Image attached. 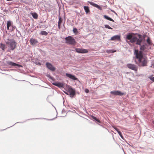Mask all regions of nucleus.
<instances>
[{
  "mask_svg": "<svg viewBox=\"0 0 154 154\" xmlns=\"http://www.w3.org/2000/svg\"><path fill=\"white\" fill-rule=\"evenodd\" d=\"M88 3L91 5H92L93 6L95 7L100 10H101L102 9L101 7H100V6H99L98 5L94 3V2H88Z\"/></svg>",
  "mask_w": 154,
  "mask_h": 154,
  "instance_id": "obj_13",
  "label": "nucleus"
},
{
  "mask_svg": "<svg viewBox=\"0 0 154 154\" xmlns=\"http://www.w3.org/2000/svg\"><path fill=\"white\" fill-rule=\"evenodd\" d=\"M61 24H60V23H58V28H59V29H60Z\"/></svg>",
  "mask_w": 154,
  "mask_h": 154,
  "instance_id": "obj_33",
  "label": "nucleus"
},
{
  "mask_svg": "<svg viewBox=\"0 0 154 154\" xmlns=\"http://www.w3.org/2000/svg\"><path fill=\"white\" fill-rule=\"evenodd\" d=\"M68 91L70 96H73L75 94V90L71 88H69L68 89Z\"/></svg>",
  "mask_w": 154,
  "mask_h": 154,
  "instance_id": "obj_11",
  "label": "nucleus"
},
{
  "mask_svg": "<svg viewBox=\"0 0 154 154\" xmlns=\"http://www.w3.org/2000/svg\"><path fill=\"white\" fill-rule=\"evenodd\" d=\"M84 8L86 14H88L90 12V11L88 7L86 6H84Z\"/></svg>",
  "mask_w": 154,
  "mask_h": 154,
  "instance_id": "obj_18",
  "label": "nucleus"
},
{
  "mask_svg": "<svg viewBox=\"0 0 154 154\" xmlns=\"http://www.w3.org/2000/svg\"><path fill=\"white\" fill-rule=\"evenodd\" d=\"M150 79L152 81L154 82V77H150Z\"/></svg>",
  "mask_w": 154,
  "mask_h": 154,
  "instance_id": "obj_31",
  "label": "nucleus"
},
{
  "mask_svg": "<svg viewBox=\"0 0 154 154\" xmlns=\"http://www.w3.org/2000/svg\"><path fill=\"white\" fill-rule=\"evenodd\" d=\"M46 65L47 68L51 70L52 71H54L55 70V67L51 63L47 62L46 63Z\"/></svg>",
  "mask_w": 154,
  "mask_h": 154,
  "instance_id": "obj_8",
  "label": "nucleus"
},
{
  "mask_svg": "<svg viewBox=\"0 0 154 154\" xmlns=\"http://www.w3.org/2000/svg\"><path fill=\"white\" fill-rule=\"evenodd\" d=\"M118 133L119 134V135L121 137V138H123V136H122V134L121 132L120 131H118Z\"/></svg>",
  "mask_w": 154,
  "mask_h": 154,
  "instance_id": "obj_28",
  "label": "nucleus"
},
{
  "mask_svg": "<svg viewBox=\"0 0 154 154\" xmlns=\"http://www.w3.org/2000/svg\"><path fill=\"white\" fill-rule=\"evenodd\" d=\"M7 0L8 1H11V0Z\"/></svg>",
  "mask_w": 154,
  "mask_h": 154,
  "instance_id": "obj_35",
  "label": "nucleus"
},
{
  "mask_svg": "<svg viewBox=\"0 0 154 154\" xmlns=\"http://www.w3.org/2000/svg\"><path fill=\"white\" fill-rule=\"evenodd\" d=\"M62 21L63 20L62 19V18L60 17L59 18V21L58 22V23L61 24L62 22Z\"/></svg>",
  "mask_w": 154,
  "mask_h": 154,
  "instance_id": "obj_26",
  "label": "nucleus"
},
{
  "mask_svg": "<svg viewBox=\"0 0 154 154\" xmlns=\"http://www.w3.org/2000/svg\"><path fill=\"white\" fill-rule=\"evenodd\" d=\"M105 27L106 28H108L109 29H112V28L109 25H105Z\"/></svg>",
  "mask_w": 154,
  "mask_h": 154,
  "instance_id": "obj_27",
  "label": "nucleus"
},
{
  "mask_svg": "<svg viewBox=\"0 0 154 154\" xmlns=\"http://www.w3.org/2000/svg\"><path fill=\"white\" fill-rule=\"evenodd\" d=\"M73 31L74 33H76L77 32V30L76 28H74Z\"/></svg>",
  "mask_w": 154,
  "mask_h": 154,
  "instance_id": "obj_29",
  "label": "nucleus"
},
{
  "mask_svg": "<svg viewBox=\"0 0 154 154\" xmlns=\"http://www.w3.org/2000/svg\"><path fill=\"white\" fill-rule=\"evenodd\" d=\"M127 66L129 69L135 71L137 70V67L135 65L131 63L127 64Z\"/></svg>",
  "mask_w": 154,
  "mask_h": 154,
  "instance_id": "obj_6",
  "label": "nucleus"
},
{
  "mask_svg": "<svg viewBox=\"0 0 154 154\" xmlns=\"http://www.w3.org/2000/svg\"><path fill=\"white\" fill-rule=\"evenodd\" d=\"M7 63L9 66H17L19 67H22V65L17 64L16 63H15L12 62L11 61H8L6 62Z\"/></svg>",
  "mask_w": 154,
  "mask_h": 154,
  "instance_id": "obj_7",
  "label": "nucleus"
},
{
  "mask_svg": "<svg viewBox=\"0 0 154 154\" xmlns=\"http://www.w3.org/2000/svg\"><path fill=\"white\" fill-rule=\"evenodd\" d=\"M147 45L146 44L141 45L140 49L141 51H144L147 49Z\"/></svg>",
  "mask_w": 154,
  "mask_h": 154,
  "instance_id": "obj_17",
  "label": "nucleus"
},
{
  "mask_svg": "<svg viewBox=\"0 0 154 154\" xmlns=\"http://www.w3.org/2000/svg\"><path fill=\"white\" fill-rule=\"evenodd\" d=\"M137 37L134 35L133 33H130L127 35L126 38L128 40H130V42L131 43H134L136 42Z\"/></svg>",
  "mask_w": 154,
  "mask_h": 154,
  "instance_id": "obj_4",
  "label": "nucleus"
},
{
  "mask_svg": "<svg viewBox=\"0 0 154 154\" xmlns=\"http://www.w3.org/2000/svg\"><path fill=\"white\" fill-rule=\"evenodd\" d=\"M65 43L68 45H75L76 42L75 39L72 36H69L65 38Z\"/></svg>",
  "mask_w": 154,
  "mask_h": 154,
  "instance_id": "obj_3",
  "label": "nucleus"
},
{
  "mask_svg": "<svg viewBox=\"0 0 154 154\" xmlns=\"http://www.w3.org/2000/svg\"><path fill=\"white\" fill-rule=\"evenodd\" d=\"M30 42L31 45H34L38 43V41L36 39L33 38L30 39Z\"/></svg>",
  "mask_w": 154,
  "mask_h": 154,
  "instance_id": "obj_15",
  "label": "nucleus"
},
{
  "mask_svg": "<svg viewBox=\"0 0 154 154\" xmlns=\"http://www.w3.org/2000/svg\"><path fill=\"white\" fill-rule=\"evenodd\" d=\"M139 38L137 39L136 44L138 45H141V42L143 41V38L142 35L140 34L138 35Z\"/></svg>",
  "mask_w": 154,
  "mask_h": 154,
  "instance_id": "obj_9",
  "label": "nucleus"
},
{
  "mask_svg": "<svg viewBox=\"0 0 154 154\" xmlns=\"http://www.w3.org/2000/svg\"><path fill=\"white\" fill-rule=\"evenodd\" d=\"M48 34V33L45 31H42L41 32V34L43 35H46Z\"/></svg>",
  "mask_w": 154,
  "mask_h": 154,
  "instance_id": "obj_23",
  "label": "nucleus"
},
{
  "mask_svg": "<svg viewBox=\"0 0 154 154\" xmlns=\"http://www.w3.org/2000/svg\"><path fill=\"white\" fill-rule=\"evenodd\" d=\"M92 118L94 119L96 121H97V122H100V120H99V119H97L96 117H95L94 116H92Z\"/></svg>",
  "mask_w": 154,
  "mask_h": 154,
  "instance_id": "obj_25",
  "label": "nucleus"
},
{
  "mask_svg": "<svg viewBox=\"0 0 154 154\" xmlns=\"http://www.w3.org/2000/svg\"><path fill=\"white\" fill-rule=\"evenodd\" d=\"M116 51H112V50H110V52H111V53H113V52H115Z\"/></svg>",
  "mask_w": 154,
  "mask_h": 154,
  "instance_id": "obj_34",
  "label": "nucleus"
},
{
  "mask_svg": "<svg viewBox=\"0 0 154 154\" xmlns=\"http://www.w3.org/2000/svg\"><path fill=\"white\" fill-rule=\"evenodd\" d=\"M53 84L60 88L63 87L64 86V85L63 83L59 82L53 83Z\"/></svg>",
  "mask_w": 154,
  "mask_h": 154,
  "instance_id": "obj_16",
  "label": "nucleus"
},
{
  "mask_svg": "<svg viewBox=\"0 0 154 154\" xmlns=\"http://www.w3.org/2000/svg\"><path fill=\"white\" fill-rule=\"evenodd\" d=\"M135 62L139 66H145L147 65L148 60L146 57L143 56V52L138 50H135Z\"/></svg>",
  "mask_w": 154,
  "mask_h": 154,
  "instance_id": "obj_1",
  "label": "nucleus"
},
{
  "mask_svg": "<svg viewBox=\"0 0 154 154\" xmlns=\"http://www.w3.org/2000/svg\"><path fill=\"white\" fill-rule=\"evenodd\" d=\"M7 29L8 30H9L10 26H11V21H8L7 23Z\"/></svg>",
  "mask_w": 154,
  "mask_h": 154,
  "instance_id": "obj_22",
  "label": "nucleus"
},
{
  "mask_svg": "<svg viewBox=\"0 0 154 154\" xmlns=\"http://www.w3.org/2000/svg\"><path fill=\"white\" fill-rule=\"evenodd\" d=\"M8 47L11 50H14L16 47V43L14 39H8L6 42Z\"/></svg>",
  "mask_w": 154,
  "mask_h": 154,
  "instance_id": "obj_2",
  "label": "nucleus"
},
{
  "mask_svg": "<svg viewBox=\"0 0 154 154\" xmlns=\"http://www.w3.org/2000/svg\"><path fill=\"white\" fill-rule=\"evenodd\" d=\"M120 36L119 35H116L112 37L110 40L112 41L115 40H120Z\"/></svg>",
  "mask_w": 154,
  "mask_h": 154,
  "instance_id": "obj_14",
  "label": "nucleus"
},
{
  "mask_svg": "<svg viewBox=\"0 0 154 154\" xmlns=\"http://www.w3.org/2000/svg\"><path fill=\"white\" fill-rule=\"evenodd\" d=\"M75 50H72L73 51H76L79 53H85L88 52V51L86 49L80 48H74Z\"/></svg>",
  "mask_w": 154,
  "mask_h": 154,
  "instance_id": "obj_5",
  "label": "nucleus"
},
{
  "mask_svg": "<svg viewBox=\"0 0 154 154\" xmlns=\"http://www.w3.org/2000/svg\"><path fill=\"white\" fill-rule=\"evenodd\" d=\"M66 76L69 78L74 80H77L78 79L75 75L71 74L66 73Z\"/></svg>",
  "mask_w": 154,
  "mask_h": 154,
  "instance_id": "obj_10",
  "label": "nucleus"
},
{
  "mask_svg": "<svg viewBox=\"0 0 154 154\" xmlns=\"http://www.w3.org/2000/svg\"><path fill=\"white\" fill-rule=\"evenodd\" d=\"M85 91L86 93H88L89 92V90L88 89H85Z\"/></svg>",
  "mask_w": 154,
  "mask_h": 154,
  "instance_id": "obj_32",
  "label": "nucleus"
},
{
  "mask_svg": "<svg viewBox=\"0 0 154 154\" xmlns=\"http://www.w3.org/2000/svg\"><path fill=\"white\" fill-rule=\"evenodd\" d=\"M110 93L114 95H122L124 94V93L121 92L119 91H111Z\"/></svg>",
  "mask_w": 154,
  "mask_h": 154,
  "instance_id": "obj_12",
  "label": "nucleus"
},
{
  "mask_svg": "<svg viewBox=\"0 0 154 154\" xmlns=\"http://www.w3.org/2000/svg\"><path fill=\"white\" fill-rule=\"evenodd\" d=\"M146 42L149 45H152V42L150 40L149 37H147V38L146 40Z\"/></svg>",
  "mask_w": 154,
  "mask_h": 154,
  "instance_id": "obj_19",
  "label": "nucleus"
},
{
  "mask_svg": "<svg viewBox=\"0 0 154 154\" xmlns=\"http://www.w3.org/2000/svg\"><path fill=\"white\" fill-rule=\"evenodd\" d=\"M113 128L114 129H115L117 131V132H118V131H119V129L117 128L116 127H115L113 126Z\"/></svg>",
  "mask_w": 154,
  "mask_h": 154,
  "instance_id": "obj_30",
  "label": "nucleus"
},
{
  "mask_svg": "<svg viewBox=\"0 0 154 154\" xmlns=\"http://www.w3.org/2000/svg\"><path fill=\"white\" fill-rule=\"evenodd\" d=\"M32 15L35 19H37L38 18V16L37 13H32L31 14Z\"/></svg>",
  "mask_w": 154,
  "mask_h": 154,
  "instance_id": "obj_20",
  "label": "nucleus"
},
{
  "mask_svg": "<svg viewBox=\"0 0 154 154\" xmlns=\"http://www.w3.org/2000/svg\"><path fill=\"white\" fill-rule=\"evenodd\" d=\"M104 17L107 20H109L111 21H114V20L112 19L111 18L107 16L106 15H104Z\"/></svg>",
  "mask_w": 154,
  "mask_h": 154,
  "instance_id": "obj_21",
  "label": "nucleus"
},
{
  "mask_svg": "<svg viewBox=\"0 0 154 154\" xmlns=\"http://www.w3.org/2000/svg\"><path fill=\"white\" fill-rule=\"evenodd\" d=\"M1 47L3 50H4L6 48L5 45L2 44L1 45Z\"/></svg>",
  "mask_w": 154,
  "mask_h": 154,
  "instance_id": "obj_24",
  "label": "nucleus"
}]
</instances>
